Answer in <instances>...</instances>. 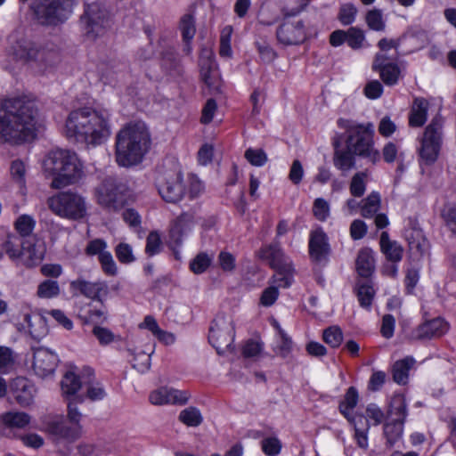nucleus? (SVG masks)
<instances>
[{"label":"nucleus","instance_id":"30","mask_svg":"<svg viewBox=\"0 0 456 456\" xmlns=\"http://www.w3.org/2000/svg\"><path fill=\"white\" fill-rule=\"evenodd\" d=\"M380 249L386 258L393 263L400 262L403 255V248L395 240H391L387 232L380 235Z\"/></svg>","mask_w":456,"mask_h":456},{"label":"nucleus","instance_id":"57","mask_svg":"<svg viewBox=\"0 0 456 456\" xmlns=\"http://www.w3.org/2000/svg\"><path fill=\"white\" fill-rule=\"evenodd\" d=\"M99 262L101 264L102 272L108 276H116L118 273V267L113 259L110 252L107 251L99 256Z\"/></svg>","mask_w":456,"mask_h":456},{"label":"nucleus","instance_id":"39","mask_svg":"<svg viewBox=\"0 0 456 456\" xmlns=\"http://www.w3.org/2000/svg\"><path fill=\"white\" fill-rule=\"evenodd\" d=\"M24 239L15 234L8 235L4 242L2 244L3 249L12 260L20 263Z\"/></svg>","mask_w":456,"mask_h":456},{"label":"nucleus","instance_id":"36","mask_svg":"<svg viewBox=\"0 0 456 456\" xmlns=\"http://www.w3.org/2000/svg\"><path fill=\"white\" fill-rule=\"evenodd\" d=\"M428 102L424 98H416L411 110L409 123L411 126L419 127L427 120Z\"/></svg>","mask_w":456,"mask_h":456},{"label":"nucleus","instance_id":"49","mask_svg":"<svg viewBox=\"0 0 456 456\" xmlns=\"http://www.w3.org/2000/svg\"><path fill=\"white\" fill-rule=\"evenodd\" d=\"M356 292L361 306L366 308L370 307L372 303L375 291L369 281L357 282Z\"/></svg>","mask_w":456,"mask_h":456},{"label":"nucleus","instance_id":"61","mask_svg":"<svg viewBox=\"0 0 456 456\" xmlns=\"http://www.w3.org/2000/svg\"><path fill=\"white\" fill-rule=\"evenodd\" d=\"M132 366L140 373H145L151 368V354L144 352L137 354Z\"/></svg>","mask_w":456,"mask_h":456},{"label":"nucleus","instance_id":"13","mask_svg":"<svg viewBox=\"0 0 456 456\" xmlns=\"http://www.w3.org/2000/svg\"><path fill=\"white\" fill-rule=\"evenodd\" d=\"M234 326L230 316L218 314L209 329L208 340L221 354L229 349L234 339Z\"/></svg>","mask_w":456,"mask_h":456},{"label":"nucleus","instance_id":"38","mask_svg":"<svg viewBox=\"0 0 456 456\" xmlns=\"http://www.w3.org/2000/svg\"><path fill=\"white\" fill-rule=\"evenodd\" d=\"M358 398L359 395L356 388L350 387L346 390L344 400L339 403V411L348 421H354L358 419V416L354 417L351 413L358 403Z\"/></svg>","mask_w":456,"mask_h":456},{"label":"nucleus","instance_id":"37","mask_svg":"<svg viewBox=\"0 0 456 456\" xmlns=\"http://www.w3.org/2000/svg\"><path fill=\"white\" fill-rule=\"evenodd\" d=\"M180 30H181L183 39L185 44L184 47H183V51L187 54H190V53L191 51L190 42L194 37L195 33H196L195 19L193 17V14L186 13L181 18Z\"/></svg>","mask_w":456,"mask_h":456},{"label":"nucleus","instance_id":"31","mask_svg":"<svg viewBox=\"0 0 456 456\" xmlns=\"http://www.w3.org/2000/svg\"><path fill=\"white\" fill-rule=\"evenodd\" d=\"M200 77L202 81L208 86L214 87L217 80L216 64L210 53L202 55L200 58Z\"/></svg>","mask_w":456,"mask_h":456},{"label":"nucleus","instance_id":"8","mask_svg":"<svg viewBox=\"0 0 456 456\" xmlns=\"http://www.w3.org/2000/svg\"><path fill=\"white\" fill-rule=\"evenodd\" d=\"M47 205L53 214L69 220H81L87 215L85 198L71 191L58 192L50 197Z\"/></svg>","mask_w":456,"mask_h":456},{"label":"nucleus","instance_id":"63","mask_svg":"<svg viewBox=\"0 0 456 456\" xmlns=\"http://www.w3.org/2000/svg\"><path fill=\"white\" fill-rule=\"evenodd\" d=\"M25 165L20 160H14L11 165V175L12 179L20 185L25 184Z\"/></svg>","mask_w":456,"mask_h":456},{"label":"nucleus","instance_id":"15","mask_svg":"<svg viewBox=\"0 0 456 456\" xmlns=\"http://www.w3.org/2000/svg\"><path fill=\"white\" fill-rule=\"evenodd\" d=\"M44 430L54 443H74L82 435L81 426L69 424L62 416L45 420Z\"/></svg>","mask_w":456,"mask_h":456},{"label":"nucleus","instance_id":"14","mask_svg":"<svg viewBox=\"0 0 456 456\" xmlns=\"http://www.w3.org/2000/svg\"><path fill=\"white\" fill-rule=\"evenodd\" d=\"M81 22L86 36L92 39L102 35L110 25L107 11L96 2L85 4Z\"/></svg>","mask_w":456,"mask_h":456},{"label":"nucleus","instance_id":"44","mask_svg":"<svg viewBox=\"0 0 456 456\" xmlns=\"http://www.w3.org/2000/svg\"><path fill=\"white\" fill-rule=\"evenodd\" d=\"M15 229L19 233V237L27 239L28 237H37L32 234L36 225L34 218L28 215H22L15 221Z\"/></svg>","mask_w":456,"mask_h":456},{"label":"nucleus","instance_id":"29","mask_svg":"<svg viewBox=\"0 0 456 456\" xmlns=\"http://www.w3.org/2000/svg\"><path fill=\"white\" fill-rule=\"evenodd\" d=\"M23 322L27 324V328L30 336L40 340L48 333V325L46 317L40 313H22Z\"/></svg>","mask_w":456,"mask_h":456},{"label":"nucleus","instance_id":"12","mask_svg":"<svg viewBox=\"0 0 456 456\" xmlns=\"http://www.w3.org/2000/svg\"><path fill=\"white\" fill-rule=\"evenodd\" d=\"M443 118L436 116L425 129L419 155L428 165L434 163L439 155L443 142Z\"/></svg>","mask_w":456,"mask_h":456},{"label":"nucleus","instance_id":"52","mask_svg":"<svg viewBox=\"0 0 456 456\" xmlns=\"http://www.w3.org/2000/svg\"><path fill=\"white\" fill-rule=\"evenodd\" d=\"M358 10L353 4H344L339 7L338 20L344 26L351 25L354 22Z\"/></svg>","mask_w":456,"mask_h":456},{"label":"nucleus","instance_id":"2","mask_svg":"<svg viewBox=\"0 0 456 456\" xmlns=\"http://www.w3.org/2000/svg\"><path fill=\"white\" fill-rule=\"evenodd\" d=\"M111 134L110 114L105 110L84 107L71 111L66 120V134L87 146L103 143Z\"/></svg>","mask_w":456,"mask_h":456},{"label":"nucleus","instance_id":"59","mask_svg":"<svg viewBox=\"0 0 456 456\" xmlns=\"http://www.w3.org/2000/svg\"><path fill=\"white\" fill-rule=\"evenodd\" d=\"M314 216L319 221H325L330 216V204L327 200L322 198H317L314 201L313 205Z\"/></svg>","mask_w":456,"mask_h":456},{"label":"nucleus","instance_id":"48","mask_svg":"<svg viewBox=\"0 0 456 456\" xmlns=\"http://www.w3.org/2000/svg\"><path fill=\"white\" fill-rule=\"evenodd\" d=\"M179 420L188 427H198L202 421L203 418L199 409L196 407H188L183 410L178 417Z\"/></svg>","mask_w":456,"mask_h":456},{"label":"nucleus","instance_id":"17","mask_svg":"<svg viewBox=\"0 0 456 456\" xmlns=\"http://www.w3.org/2000/svg\"><path fill=\"white\" fill-rule=\"evenodd\" d=\"M158 191L161 198L168 203L179 202L185 194V185L180 172L165 174L158 181Z\"/></svg>","mask_w":456,"mask_h":456},{"label":"nucleus","instance_id":"62","mask_svg":"<svg viewBox=\"0 0 456 456\" xmlns=\"http://www.w3.org/2000/svg\"><path fill=\"white\" fill-rule=\"evenodd\" d=\"M83 399L79 396H76L73 398L72 401L68 403V418L73 426H81L80 425V419H81V413L77 411L76 404L78 403H82Z\"/></svg>","mask_w":456,"mask_h":456},{"label":"nucleus","instance_id":"47","mask_svg":"<svg viewBox=\"0 0 456 456\" xmlns=\"http://www.w3.org/2000/svg\"><path fill=\"white\" fill-rule=\"evenodd\" d=\"M368 174L367 172H358L351 179L349 190L352 196L360 198L366 191Z\"/></svg>","mask_w":456,"mask_h":456},{"label":"nucleus","instance_id":"24","mask_svg":"<svg viewBox=\"0 0 456 456\" xmlns=\"http://www.w3.org/2000/svg\"><path fill=\"white\" fill-rule=\"evenodd\" d=\"M58 362L57 354L47 348L38 347L34 351L33 370L41 378L53 374Z\"/></svg>","mask_w":456,"mask_h":456},{"label":"nucleus","instance_id":"58","mask_svg":"<svg viewBox=\"0 0 456 456\" xmlns=\"http://www.w3.org/2000/svg\"><path fill=\"white\" fill-rule=\"evenodd\" d=\"M246 159L253 166L262 167L267 160V155L262 149H252L249 148L245 151Z\"/></svg>","mask_w":456,"mask_h":456},{"label":"nucleus","instance_id":"5","mask_svg":"<svg viewBox=\"0 0 456 456\" xmlns=\"http://www.w3.org/2000/svg\"><path fill=\"white\" fill-rule=\"evenodd\" d=\"M44 170L53 175L51 187L61 189L77 183L83 175V166L71 151L57 149L50 151L44 161Z\"/></svg>","mask_w":456,"mask_h":456},{"label":"nucleus","instance_id":"11","mask_svg":"<svg viewBox=\"0 0 456 456\" xmlns=\"http://www.w3.org/2000/svg\"><path fill=\"white\" fill-rule=\"evenodd\" d=\"M347 132L346 145L354 154L368 159L372 163H376L379 159V152L373 148L372 124H368L366 126H354L350 127Z\"/></svg>","mask_w":456,"mask_h":456},{"label":"nucleus","instance_id":"45","mask_svg":"<svg viewBox=\"0 0 456 456\" xmlns=\"http://www.w3.org/2000/svg\"><path fill=\"white\" fill-rule=\"evenodd\" d=\"M379 73L380 78L387 86H394L397 84L400 77V69L396 63L382 66L374 69Z\"/></svg>","mask_w":456,"mask_h":456},{"label":"nucleus","instance_id":"26","mask_svg":"<svg viewBox=\"0 0 456 456\" xmlns=\"http://www.w3.org/2000/svg\"><path fill=\"white\" fill-rule=\"evenodd\" d=\"M74 309L84 324L103 322L107 319L106 307L102 303L100 307H96L92 302L79 301L76 303Z\"/></svg>","mask_w":456,"mask_h":456},{"label":"nucleus","instance_id":"23","mask_svg":"<svg viewBox=\"0 0 456 456\" xmlns=\"http://www.w3.org/2000/svg\"><path fill=\"white\" fill-rule=\"evenodd\" d=\"M330 253L327 234L319 228L312 231L309 238V255L311 259L318 264H325Z\"/></svg>","mask_w":456,"mask_h":456},{"label":"nucleus","instance_id":"18","mask_svg":"<svg viewBox=\"0 0 456 456\" xmlns=\"http://www.w3.org/2000/svg\"><path fill=\"white\" fill-rule=\"evenodd\" d=\"M448 330V323L442 318H435L419 324L408 336L411 341H422L442 337Z\"/></svg>","mask_w":456,"mask_h":456},{"label":"nucleus","instance_id":"10","mask_svg":"<svg viewBox=\"0 0 456 456\" xmlns=\"http://www.w3.org/2000/svg\"><path fill=\"white\" fill-rule=\"evenodd\" d=\"M387 419L383 427V434L389 447L398 442L403 433V424L407 417V404L402 395L391 398L387 412Z\"/></svg>","mask_w":456,"mask_h":456},{"label":"nucleus","instance_id":"27","mask_svg":"<svg viewBox=\"0 0 456 456\" xmlns=\"http://www.w3.org/2000/svg\"><path fill=\"white\" fill-rule=\"evenodd\" d=\"M10 389L20 405L28 406L33 403L36 388L28 379L22 377L16 378L11 383Z\"/></svg>","mask_w":456,"mask_h":456},{"label":"nucleus","instance_id":"55","mask_svg":"<svg viewBox=\"0 0 456 456\" xmlns=\"http://www.w3.org/2000/svg\"><path fill=\"white\" fill-rule=\"evenodd\" d=\"M211 262L212 256H208L207 253L202 252L198 254L191 260L190 264V268L194 273L200 274L204 273L208 269Z\"/></svg>","mask_w":456,"mask_h":456},{"label":"nucleus","instance_id":"42","mask_svg":"<svg viewBox=\"0 0 456 456\" xmlns=\"http://www.w3.org/2000/svg\"><path fill=\"white\" fill-rule=\"evenodd\" d=\"M361 203V215L365 218L372 217L380 208V196L378 192L372 191Z\"/></svg>","mask_w":456,"mask_h":456},{"label":"nucleus","instance_id":"25","mask_svg":"<svg viewBox=\"0 0 456 456\" xmlns=\"http://www.w3.org/2000/svg\"><path fill=\"white\" fill-rule=\"evenodd\" d=\"M45 256L44 245L37 237L24 239L20 263L31 268L38 265Z\"/></svg>","mask_w":456,"mask_h":456},{"label":"nucleus","instance_id":"4","mask_svg":"<svg viewBox=\"0 0 456 456\" xmlns=\"http://www.w3.org/2000/svg\"><path fill=\"white\" fill-rule=\"evenodd\" d=\"M257 255L259 258L267 260L270 266L276 270V273L272 277L271 285L262 292L260 297V304L268 307L276 302L279 288H288L291 285L294 270L278 241L262 247Z\"/></svg>","mask_w":456,"mask_h":456},{"label":"nucleus","instance_id":"1","mask_svg":"<svg viewBox=\"0 0 456 456\" xmlns=\"http://www.w3.org/2000/svg\"><path fill=\"white\" fill-rule=\"evenodd\" d=\"M38 128V110L26 97L9 98L0 104V141L20 144L32 141Z\"/></svg>","mask_w":456,"mask_h":456},{"label":"nucleus","instance_id":"43","mask_svg":"<svg viewBox=\"0 0 456 456\" xmlns=\"http://www.w3.org/2000/svg\"><path fill=\"white\" fill-rule=\"evenodd\" d=\"M334 166L341 171H348L354 166V157L352 151L337 150L334 153Z\"/></svg>","mask_w":456,"mask_h":456},{"label":"nucleus","instance_id":"9","mask_svg":"<svg viewBox=\"0 0 456 456\" xmlns=\"http://www.w3.org/2000/svg\"><path fill=\"white\" fill-rule=\"evenodd\" d=\"M127 187L115 177H106L95 188L97 203L104 209L118 212L126 203Z\"/></svg>","mask_w":456,"mask_h":456},{"label":"nucleus","instance_id":"41","mask_svg":"<svg viewBox=\"0 0 456 456\" xmlns=\"http://www.w3.org/2000/svg\"><path fill=\"white\" fill-rule=\"evenodd\" d=\"M354 427V438L359 447L368 448V430L370 425L362 415L358 416V419L350 421Z\"/></svg>","mask_w":456,"mask_h":456},{"label":"nucleus","instance_id":"6","mask_svg":"<svg viewBox=\"0 0 456 456\" xmlns=\"http://www.w3.org/2000/svg\"><path fill=\"white\" fill-rule=\"evenodd\" d=\"M12 55L17 61L40 71L54 68L61 61L60 49L55 44H38L26 38H20L12 45Z\"/></svg>","mask_w":456,"mask_h":456},{"label":"nucleus","instance_id":"35","mask_svg":"<svg viewBox=\"0 0 456 456\" xmlns=\"http://www.w3.org/2000/svg\"><path fill=\"white\" fill-rule=\"evenodd\" d=\"M194 224V216L191 213H183L175 220L174 226L170 231L171 238L175 243L180 244L182 242V237L183 234L191 229Z\"/></svg>","mask_w":456,"mask_h":456},{"label":"nucleus","instance_id":"21","mask_svg":"<svg viewBox=\"0 0 456 456\" xmlns=\"http://www.w3.org/2000/svg\"><path fill=\"white\" fill-rule=\"evenodd\" d=\"M31 417L23 411H7L0 415V435L6 437H16V430L27 427Z\"/></svg>","mask_w":456,"mask_h":456},{"label":"nucleus","instance_id":"46","mask_svg":"<svg viewBox=\"0 0 456 456\" xmlns=\"http://www.w3.org/2000/svg\"><path fill=\"white\" fill-rule=\"evenodd\" d=\"M61 289L57 281L45 280L39 283L37 296L39 298L50 299L59 296Z\"/></svg>","mask_w":456,"mask_h":456},{"label":"nucleus","instance_id":"50","mask_svg":"<svg viewBox=\"0 0 456 456\" xmlns=\"http://www.w3.org/2000/svg\"><path fill=\"white\" fill-rule=\"evenodd\" d=\"M365 21L370 29L374 31H383L386 28V22L383 18L382 11L379 9H371L365 15Z\"/></svg>","mask_w":456,"mask_h":456},{"label":"nucleus","instance_id":"22","mask_svg":"<svg viewBox=\"0 0 456 456\" xmlns=\"http://www.w3.org/2000/svg\"><path fill=\"white\" fill-rule=\"evenodd\" d=\"M191 395L186 390H178L173 387H162L152 391L149 395L150 402L154 405L185 404Z\"/></svg>","mask_w":456,"mask_h":456},{"label":"nucleus","instance_id":"28","mask_svg":"<svg viewBox=\"0 0 456 456\" xmlns=\"http://www.w3.org/2000/svg\"><path fill=\"white\" fill-rule=\"evenodd\" d=\"M125 70L126 65L118 61H103L97 67L99 79L109 86H115Z\"/></svg>","mask_w":456,"mask_h":456},{"label":"nucleus","instance_id":"7","mask_svg":"<svg viewBox=\"0 0 456 456\" xmlns=\"http://www.w3.org/2000/svg\"><path fill=\"white\" fill-rule=\"evenodd\" d=\"M73 6V0H34L30 9L40 24L57 26L69 19Z\"/></svg>","mask_w":456,"mask_h":456},{"label":"nucleus","instance_id":"54","mask_svg":"<svg viewBox=\"0 0 456 456\" xmlns=\"http://www.w3.org/2000/svg\"><path fill=\"white\" fill-rule=\"evenodd\" d=\"M162 249V240L158 232H151L146 238L145 253L149 256L159 254Z\"/></svg>","mask_w":456,"mask_h":456},{"label":"nucleus","instance_id":"32","mask_svg":"<svg viewBox=\"0 0 456 456\" xmlns=\"http://www.w3.org/2000/svg\"><path fill=\"white\" fill-rule=\"evenodd\" d=\"M405 238L408 241L409 249L412 254L423 256L428 248V242L419 229H410L405 232Z\"/></svg>","mask_w":456,"mask_h":456},{"label":"nucleus","instance_id":"40","mask_svg":"<svg viewBox=\"0 0 456 456\" xmlns=\"http://www.w3.org/2000/svg\"><path fill=\"white\" fill-rule=\"evenodd\" d=\"M415 363L412 357L396 361L393 365V379L397 384H405L408 380L409 370Z\"/></svg>","mask_w":456,"mask_h":456},{"label":"nucleus","instance_id":"51","mask_svg":"<svg viewBox=\"0 0 456 456\" xmlns=\"http://www.w3.org/2000/svg\"><path fill=\"white\" fill-rule=\"evenodd\" d=\"M81 387L78 377L72 371H68L61 380V390L63 395H75Z\"/></svg>","mask_w":456,"mask_h":456},{"label":"nucleus","instance_id":"16","mask_svg":"<svg viewBox=\"0 0 456 456\" xmlns=\"http://www.w3.org/2000/svg\"><path fill=\"white\" fill-rule=\"evenodd\" d=\"M293 16L283 15V20L276 30V38L285 46L297 45L306 38V32L302 20H292Z\"/></svg>","mask_w":456,"mask_h":456},{"label":"nucleus","instance_id":"64","mask_svg":"<svg viewBox=\"0 0 456 456\" xmlns=\"http://www.w3.org/2000/svg\"><path fill=\"white\" fill-rule=\"evenodd\" d=\"M93 334L96 337L99 343L102 346H106L114 341V334L107 328L101 326H94L93 329Z\"/></svg>","mask_w":456,"mask_h":456},{"label":"nucleus","instance_id":"20","mask_svg":"<svg viewBox=\"0 0 456 456\" xmlns=\"http://www.w3.org/2000/svg\"><path fill=\"white\" fill-rule=\"evenodd\" d=\"M365 33L358 27H350L347 30L337 29L330 35V44L338 47L346 43L353 50H359L364 46Z\"/></svg>","mask_w":456,"mask_h":456},{"label":"nucleus","instance_id":"3","mask_svg":"<svg viewBox=\"0 0 456 456\" xmlns=\"http://www.w3.org/2000/svg\"><path fill=\"white\" fill-rule=\"evenodd\" d=\"M151 136L142 122L129 123L116 136V161L121 167L140 163L150 149Z\"/></svg>","mask_w":456,"mask_h":456},{"label":"nucleus","instance_id":"34","mask_svg":"<svg viewBox=\"0 0 456 456\" xmlns=\"http://www.w3.org/2000/svg\"><path fill=\"white\" fill-rule=\"evenodd\" d=\"M356 270L362 278H369L374 271L373 252L370 248H362L359 251L356 259Z\"/></svg>","mask_w":456,"mask_h":456},{"label":"nucleus","instance_id":"53","mask_svg":"<svg viewBox=\"0 0 456 456\" xmlns=\"http://www.w3.org/2000/svg\"><path fill=\"white\" fill-rule=\"evenodd\" d=\"M323 340L331 347H338L343 341V333L339 327L331 326L324 330L322 335Z\"/></svg>","mask_w":456,"mask_h":456},{"label":"nucleus","instance_id":"60","mask_svg":"<svg viewBox=\"0 0 456 456\" xmlns=\"http://www.w3.org/2000/svg\"><path fill=\"white\" fill-rule=\"evenodd\" d=\"M262 450L268 456H275L280 453L281 443L276 437H268L262 441Z\"/></svg>","mask_w":456,"mask_h":456},{"label":"nucleus","instance_id":"19","mask_svg":"<svg viewBox=\"0 0 456 456\" xmlns=\"http://www.w3.org/2000/svg\"><path fill=\"white\" fill-rule=\"evenodd\" d=\"M70 288L78 291L84 297L96 302L102 303L103 297L108 294V285L104 281H89L85 278H77L70 282Z\"/></svg>","mask_w":456,"mask_h":456},{"label":"nucleus","instance_id":"56","mask_svg":"<svg viewBox=\"0 0 456 456\" xmlns=\"http://www.w3.org/2000/svg\"><path fill=\"white\" fill-rule=\"evenodd\" d=\"M118 260L122 264H130L135 260L133 248L128 243L120 242L115 248Z\"/></svg>","mask_w":456,"mask_h":456},{"label":"nucleus","instance_id":"33","mask_svg":"<svg viewBox=\"0 0 456 456\" xmlns=\"http://www.w3.org/2000/svg\"><path fill=\"white\" fill-rule=\"evenodd\" d=\"M405 238L408 241L409 249L412 254L423 256L428 248V242L419 229H410L405 232Z\"/></svg>","mask_w":456,"mask_h":456}]
</instances>
